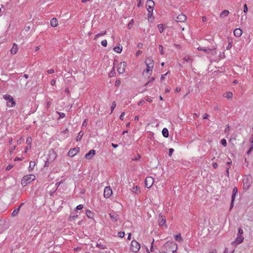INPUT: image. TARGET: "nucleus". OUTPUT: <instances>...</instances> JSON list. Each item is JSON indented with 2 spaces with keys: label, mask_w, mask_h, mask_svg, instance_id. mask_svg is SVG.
I'll return each instance as SVG.
<instances>
[{
  "label": "nucleus",
  "mask_w": 253,
  "mask_h": 253,
  "mask_svg": "<svg viewBox=\"0 0 253 253\" xmlns=\"http://www.w3.org/2000/svg\"><path fill=\"white\" fill-rule=\"evenodd\" d=\"M163 248L166 253H174L177 249V246L175 243L169 241L164 245Z\"/></svg>",
  "instance_id": "obj_1"
},
{
  "label": "nucleus",
  "mask_w": 253,
  "mask_h": 253,
  "mask_svg": "<svg viewBox=\"0 0 253 253\" xmlns=\"http://www.w3.org/2000/svg\"><path fill=\"white\" fill-rule=\"evenodd\" d=\"M145 63L147 68L144 71V73L146 72L147 74L151 75L154 66V61L152 58L148 57L146 59Z\"/></svg>",
  "instance_id": "obj_2"
},
{
  "label": "nucleus",
  "mask_w": 253,
  "mask_h": 253,
  "mask_svg": "<svg viewBox=\"0 0 253 253\" xmlns=\"http://www.w3.org/2000/svg\"><path fill=\"white\" fill-rule=\"evenodd\" d=\"M36 178V176L34 174H29L24 176L21 180V184L24 187L27 184L30 183Z\"/></svg>",
  "instance_id": "obj_3"
},
{
  "label": "nucleus",
  "mask_w": 253,
  "mask_h": 253,
  "mask_svg": "<svg viewBox=\"0 0 253 253\" xmlns=\"http://www.w3.org/2000/svg\"><path fill=\"white\" fill-rule=\"evenodd\" d=\"M3 98L7 100L6 105L8 107H13L15 106L16 103V102L14 101L13 97L9 95V94H4L3 95Z\"/></svg>",
  "instance_id": "obj_4"
},
{
  "label": "nucleus",
  "mask_w": 253,
  "mask_h": 253,
  "mask_svg": "<svg viewBox=\"0 0 253 253\" xmlns=\"http://www.w3.org/2000/svg\"><path fill=\"white\" fill-rule=\"evenodd\" d=\"M140 249V245L139 243L135 240H132L130 247V250L134 253H137L139 251Z\"/></svg>",
  "instance_id": "obj_5"
},
{
  "label": "nucleus",
  "mask_w": 253,
  "mask_h": 253,
  "mask_svg": "<svg viewBox=\"0 0 253 253\" xmlns=\"http://www.w3.org/2000/svg\"><path fill=\"white\" fill-rule=\"evenodd\" d=\"M159 226L162 228L166 229L168 226L166 224V218L165 216L160 214L158 218Z\"/></svg>",
  "instance_id": "obj_6"
},
{
  "label": "nucleus",
  "mask_w": 253,
  "mask_h": 253,
  "mask_svg": "<svg viewBox=\"0 0 253 253\" xmlns=\"http://www.w3.org/2000/svg\"><path fill=\"white\" fill-rule=\"evenodd\" d=\"M155 3L152 0H147L146 2V8L148 11V15H149L151 12H153Z\"/></svg>",
  "instance_id": "obj_7"
},
{
  "label": "nucleus",
  "mask_w": 253,
  "mask_h": 253,
  "mask_svg": "<svg viewBox=\"0 0 253 253\" xmlns=\"http://www.w3.org/2000/svg\"><path fill=\"white\" fill-rule=\"evenodd\" d=\"M154 180L152 177H147L145 180V187L150 188L153 184Z\"/></svg>",
  "instance_id": "obj_8"
},
{
  "label": "nucleus",
  "mask_w": 253,
  "mask_h": 253,
  "mask_svg": "<svg viewBox=\"0 0 253 253\" xmlns=\"http://www.w3.org/2000/svg\"><path fill=\"white\" fill-rule=\"evenodd\" d=\"M126 66V63L125 61H123L121 62L119 65L118 67V72L120 74H123L125 71V68Z\"/></svg>",
  "instance_id": "obj_9"
},
{
  "label": "nucleus",
  "mask_w": 253,
  "mask_h": 253,
  "mask_svg": "<svg viewBox=\"0 0 253 253\" xmlns=\"http://www.w3.org/2000/svg\"><path fill=\"white\" fill-rule=\"evenodd\" d=\"M173 19L177 22H184L186 21L187 17L184 14H180L176 17H174Z\"/></svg>",
  "instance_id": "obj_10"
},
{
  "label": "nucleus",
  "mask_w": 253,
  "mask_h": 253,
  "mask_svg": "<svg viewBox=\"0 0 253 253\" xmlns=\"http://www.w3.org/2000/svg\"><path fill=\"white\" fill-rule=\"evenodd\" d=\"M112 194V190L110 186L105 187L104 190V197L105 198H109Z\"/></svg>",
  "instance_id": "obj_11"
},
{
  "label": "nucleus",
  "mask_w": 253,
  "mask_h": 253,
  "mask_svg": "<svg viewBox=\"0 0 253 253\" xmlns=\"http://www.w3.org/2000/svg\"><path fill=\"white\" fill-rule=\"evenodd\" d=\"M80 148L79 147L74 148L69 150L68 156L73 157L76 155L79 152Z\"/></svg>",
  "instance_id": "obj_12"
},
{
  "label": "nucleus",
  "mask_w": 253,
  "mask_h": 253,
  "mask_svg": "<svg viewBox=\"0 0 253 253\" xmlns=\"http://www.w3.org/2000/svg\"><path fill=\"white\" fill-rule=\"evenodd\" d=\"M243 188L248 189L251 185L250 179L249 177H246L243 179Z\"/></svg>",
  "instance_id": "obj_13"
},
{
  "label": "nucleus",
  "mask_w": 253,
  "mask_h": 253,
  "mask_svg": "<svg viewBox=\"0 0 253 253\" xmlns=\"http://www.w3.org/2000/svg\"><path fill=\"white\" fill-rule=\"evenodd\" d=\"M95 154L96 152L94 150H91L85 155L84 158L87 160H90L95 156Z\"/></svg>",
  "instance_id": "obj_14"
},
{
  "label": "nucleus",
  "mask_w": 253,
  "mask_h": 253,
  "mask_svg": "<svg viewBox=\"0 0 253 253\" xmlns=\"http://www.w3.org/2000/svg\"><path fill=\"white\" fill-rule=\"evenodd\" d=\"M238 192V189L236 187H235L233 189V192H232V200H231V206L230 208V210H231L232 207H233V202L235 200V198L236 196V194Z\"/></svg>",
  "instance_id": "obj_15"
},
{
  "label": "nucleus",
  "mask_w": 253,
  "mask_h": 253,
  "mask_svg": "<svg viewBox=\"0 0 253 253\" xmlns=\"http://www.w3.org/2000/svg\"><path fill=\"white\" fill-rule=\"evenodd\" d=\"M233 34L235 37L239 38L242 36L243 32L241 29L238 28L234 30Z\"/></svg>",
  "instance_id": "obj_16"
},
{
  "label": "nucleus",
  "mask_w": 253,
  "mask_h": 253,
  "mask_svg": "<svg viewBox=\"0 0 253 253\" xmlns=\"http://www.w3.org/2000/svg\"><path fill=\"white\" fill-rule=\"evenodd\" d=\"M18 45L15 43H13V46H12L11 49H10L11 54H15L18 52Z\"/></svg>",
  "instance_id": "obj_17"
},
{
  "label": "nucleus",
  "mask_w": 253,
  "mask_h": 253,
  "mask_svg": "<svg viewBox=\"0 0 253 253\" xmlns=\"http://www.w3.org/2000/svg\"><path fill=\"white\" fill-rule=\"evenodd\" d=\"M110 217L113 222H116L119 219V215L117 213L110 214Z\"/></svg>",
  "instance_id": "obj_18"
},
{
  "label": "nucleus",
  "mask_w": 253,
  "mask_h": 253,
  "mask_svg": "<svg viewBox=\"0 0 253 253\" xmlns=\"http://www.w3.org/2000/svg\"><path fill=\"white\" fill-rule=\"evenodd\" d=\"M58 24V20L56 18H53L50 20V25L53 27H56Z\"/></svg>",
  "instance_id": "obj_19"
},
{
  "label": "nucleus",
  "mask_w": 253,
  "mask_h": 253,
  "mask_svg": "<svg viewBox=\"0 0 253 253\" xmlns=\"http://www.w3.org/2000/svg\"><path fill=\"white\" fill-rule=\"evenodd\" d=\"M223 97H224L228 99H232L233 97V93L231 91H228V92L225 93L223 95Z\"/></svg>",
  "instance_id": "obj_20"
},
{
  "label": "nucleus",
  "mask_w": 253,
  "mask_h": 253,
  "mask_svg": "<svg viewBox=\"0 0 253 253\" xmlns=\"http://www.w3.org/2000/svg\"><path fill=\"white\" fill-rule=\"evenodd\" d=\"M162 134L164 137L168 138L169 136L168 129L167 128H164L162 130Z\"/></svg>",
  "instance_id": "obj_21"
},
{
  "label": "nucleus",
  "mask_w": 253,
  "mask_h": 253,
  "mask_svg": "<svg viewBox=\"0 0 253 253\" xmlns=\"http://www.w3.org/2000/svg\"><path fill=\"white\" fill-rule=\"evenodd\" d=\"M86 216L89 218H90V219H92L93 218V217H94V214L93 213L90 211V210H86Z\"/></svg>",
  "instance_id": "obj_22"
},
{
  "label": "nucleus",
  "mask_w": 253,
  "mask_h": 253,
  "mask_svg": "<svg viewBox=\"0 0 253 253\" xmlns=\"http://www.w3.org/2000/svg\"><path fill=\"white\" fill-rule=\"evenodd\" d=\"M113 50L116 52H117L118 53H120L122 51L123 46L122 45H121V46L115 47H114Z\"/></svg>",
  "instance_id": "obj_23"
},
{
  "label": "nucleus",
  "mask_w": 253,
  "mask_h": 253,
  "mask_svg": "<svg viewBox=\"0 0 253 253\" xmlns=\"http://www.w3.org/2000/svg\"><path fill=\"white\" fill-rule=\"evenodd\" d=\"M243 240H244V237L242 236V235H238V236L236 239V242L238 244H240L243 241Z\"/></svg>",
  "instance_id": "obj_24"
},
{
  "label": "nucleus",
  "mask_w": 253,
  "mask_h": 253,
  "mask_svg": "<svg viewBox=\"0 0 253 253\" xmlns=\"http://www.w3.org/2000/svg\"><path fill=\"white\" fill-rule=\"evenodd\" d=\"M131 191L132 192L137 194L139 192V186H135L132 188L131 189Z\"/></svg>",
  "instance_id": "obj_25"
},
{
  "label": "nucleus",
  "mask_w": 253,
  "mask_h": 253,
  "mask_svg": "<svg viewBox=\"0 0 253 253\" xmlns=\"http://www.w3.org/2000/svg\"><path fill=\"white\" fill-rule=\"evenodd\" d=\"M36 166V163L33 161H31L30 162L29 167V170L32 171Z\"/></svg>",
  "instance_id": "obj_26"
},
{
  "label": "nucleus",
  "mask_w": 253,
  "mask_h": 253,
  "mask_svg": "<svg viewBox=\"0 0 253 253\" xmlns=\"http://www.w3.org/2000/svg\"><path fill=\"white\" fill-rule=\"evenodd\" d=\"M56 157V154L54 152H51L49 154V159L54 160Z\"/></svg>",
  "instance_id": "obj_27"
},
{
  "label": "nucleus",
  "mask_w": 253,
  "mask_h": 253,
  "mask_svg": "<svg viewBox=\"0 0 253 253\" xmlns=\"http://www.w3.org/2000/svg\"><path fill=\"white\" fill-rule=\"evenodd\" d=\"M229 11L228 10H224L220 13V16H227L229 15Z\"/></svg>",
  "instance_id": "obj_28"
},
{
  "label": "nucleus",
  "mask_w": 253,
  "mask_h": 253,
  "mask_svg": "<svg viewBox=\"0 0 253 253\" xmlns=\"http://www.w3.org/2000/svg\"><path fill=\"white\" fill-rule=\"evenodd\" d=\"M22 205H23V204H21V205L19 206V207L17 209L15 210L12 212V215L13 216H16V215L18 214V212H19V210H20V207L22 206Z\"/></svg>",
  "instance_id": "obj_29"
},
{
  "label": "nucleus",
  "mask_w": 253,
  "mask_h": 253,
  "mask_svg": "<svg viewBox=\"0 0 253 253\" xmlns=\"http://www.w3.org/2000/svg\"><path fill=\"white\" fill-rule=\"evenodd\" d=\"M174 239L176 241L181 242L182 241V238L181 236V234L180 233L178 234L176 236H174Z\"/></svg>",
  "instance_id": "obj_30"
},
{
  "label": "nucleus",
  "mask_w": 253,
  "mask_h": 253,
  "mask_svg": "<svg viewBox=\"0 0 253 253\" xmlns=\"http://www.w3.org/2000/svg\"><path fill=\"white\" fill-rule=\"evenodd\" d=\"M32 139L31 137H27L26 139V143L28 144V146H29V148H31V144H32Z\"/></svg>",
  "instance_id": "obj_31"
},
{
  "label": "nucleus",
  "mask_w": 253,
  "mask_h": 253,
  "mask_svg": "<svg viewBox=\"0 0 253 253\" xmlns=\"http://www.w3.org/2000/svg\"><path fill=\"white\" fill-rule=\"evenodd\" d=\"M106 33V31H104V32H102L100 33H98L96 35H95V37H94V40H96L98 38H99V37L100 36H102L104 35H105Z\"/></svg>",
  "instance_id": "obj_32"
},
{
  "label": "nucleus",
  "mask_w": 253,
  "mask_h": 253,
  "mask_svg": "<svg viewBox=\"0 0 253 253\" xmlns=\"http://www.w3.org/2000/svg\"><path fill=\"white\" fill-rule=\"evenodd\" d=\"M197 49L199 51H204L205 52H206L207 53H209V48L199 47L197 48Z\"/></svg>",
  "instance_id": "obj_33"
},
{
  "label": "nucleus",
  "mask_w": 253,
  "mask_h": 253,
  "mask_svg": "<svg viewBox=\"0 0 253 253\" xmlns=\"http://www.w3.org/2000/svg\"><path fill=\"white\" fill-rule=\"evenodd\" d=\"M84 135V132H82V131H81L79 133V135L78 136L76 137V140L77 141H79L81 139L82 136H83Z\"/></svg>",
  "instance_id": "obj_34"
},
{
  "label": "nucleus",
  "mask_w": 253,
  "mask_h": 253,
  "mask_svg": "<svg viewBox=\"0 0 253 253\" xmlns=\"http://www.w3.org/2000/svg\"><path fill=\"white\" fill-rule=\"evenodd\" d=\"M158 28L161 33H162L164 30V27L163 24H159L158 25Z\"/></svg>",
  "instance_id": "obj_35"
},
{
  "label": "nucleus",
  "mask_w": 253,
  "mask_h": 253,
  "mask_svg": "<svg viewBox=\"0 0 253 253\" xmlns=\"http://www.w3.org/2000/svg\"><path fill=\"white\" fill-rule=\"evenodd\" d=\"M133 19H131L129 22L128 23V24H127V28L128 29H131L132 27V25H133Z\"/></svg>",
  "instance_id": "obj_36"
},
{
  "label": "nucleus",
  "mask_w": 253,
  "mask_h": 253,
  "mask_svg": "<svg viewBox=\"0 0 253 253\" xmlns=\"http://www.w3.org/2000/svg\"><path fill=\"white\" fill-rule=\"evenodd\" d=\"M183 60L187 62H190L191 63L192 62V60L188 56L184 57Z\"/></svg>",
  "instance_id": "obj_37"
},
{
  "label": "nucleus",
  "mask_w": 253,
  "mask_h": 253,
  "mask_svg": "<svg viewBox=\"0 0 253 253\" xmlns=\"http://www.w3.org/2000/svg\"><path fill=\"white\" fill-rule=\"evenodd\" d=\"M16 147V145L11 146L9 149V153L12 154L13 152L15 150Z\"/></svg>",
  "instance_id": "obj_38"
},
{
  "label": "nucleus",
  "mask_w": 253,
  "mask_h": 253,
  "mask_svg": "<svg viewBox=\"0 0 253 253\" xmlns=\"http://www.w3.org/2000/svg\"><path fill=\"white\" fill-rule=\"evenodd\" d=\"M116 107V102L115 101H113L112 102V106H111V113L113 112V111H114V109Z\"/></svg>",
  "instance_id": "obj_39"
},
{
  "label": "nucleus",
  "mask_w": 253,
  "mask_h": 253,
  "mask_svg": "<svg viewBox=\"0 0 253 253\" xmlns=\"http://www.w3.org/2000/svg\"><path fill=\"white\" fill-rule=\"evenodd\" d=\"M209 50L208 53H211L212 55H215L216 54V51L215 49H211L209 48Z\"/></svg>",
  "instance_id": "obj_40"
},
{
  "label": "nucleus",
  "mask_w": 253,
  "mask_h": 253,
  "mask_svg": "<svg viewBox=\"0 0 253 253\" xmlns=\"http://www.w3.org/2000/svg\"><path fill=\"white\" fill-rule=\"evenodd\" d=\"M159 49L161 52V54L162 55H164V50H163V47L162 46V45H159Z\"/></svg>",
  "instance_id": "obj_41"
},
{
  "label": "nucleus",
  "mask_w": 253,
  "mask_h": 253,
  "mask_svg": "<svg viewBox=\"0 0 253 253\" xmlns=\"http://www.w3.org/2000/svg\"><path fill=\"white\" fill-rule=\"evenodd\" d=\"M227 164L229 165V168H227L226 169V172L228 174L229 173V168L230 167V165L232 164V161L230 159V161L229 162H227Z\"/></svg>",
  "instance_id": "obj_42"
},
{
  "label": "nucleus",
  "mask_w": 253,
  "mask_h": 253,
  "mask_svg": "<svg viewBox=\"0 0 253 253\" xmlns=\"http://www.w3.org/2000/svg\"><path fill=\"white\" fill-rule=\"evenodd\" d=\"M101 45L104 47H106L107 45V42L106 40H103L101 42Z\"/></svg>",
  "instance_id": "obj_43"
},
{
  "label": "nucleus",
  "mask_w": 253,
  "mask_h": 253,
  "mask_svg": "<svg viewBox=\"0 0 253 253\" xmlns=\"http://www.w3.org/2000/svg\"><path fill=\"white\" fill-rule=\"evenodd\" d=\"M221 143L222 145H223L224 146H226V144H227V143H226V140L225 139L223 138L221 140Z\"/></svg>",
  "instance_id": "obj_44"
},
{
  "label": "nucleus",
  "mask_w": 253,
  "mask_h": 253,
  "mask_svg": "<svg viewBox=\"0 0 253 253\" xmlns=\"http://www.w3.org/2000/svg\"><path fill=\"white\" fill-rule=\"evenodd\" d=\"M59 115V118H63L65 117V114L64 113L62 112H57Z\"/></svg>",
  "instance_id": "obj_45"
},
{
  "label": "nucleus",
  "mask_w": 253,
  "mask_h": 253,
  "mask_svg": "<svg viewBox=\"0 0 253 253\" xmlns=\"http://www.w3.org/2000/svg\"><path fill=\"white\" fill-rule=\"evenodd\" d=\"M118 236L121 237L123 238L125 236V232H118Z\"/></svg>",
  "instance_id": "obj_46"
},
{
  "label": "nucleus",
  "mask_w": 253,
  "mask_h": 253,
  "mask_svg": "<svg viewBox=\"0 0 253 253\" xmlns=\"http://www.w3.org/2000/svg\"><path fill=\"white\" fill-rule=\"evenodd\" d=\"M232 47V42L230 41H229V43L228 45L226 47V49L229 50Z\"/></svg>",
  "instance_id": "obj_47"
},
{
  "label": "nucleus",
  "mask_w": 253,
  "mask_h": 253,
  "mask_svg": "<svg viewBox=\"0 0 253 253\" xmlns=\"http://www.w3.org/2000/svg\"><path fill=\"white\" fill-rule=\"evenodd\" d=\"M83 208H84V206L83 205L81 204V205H79L77 206L76 210H80L83 209Z\"/></svg>",
  "instance_id": "obj_48"
},
{
  "label": "nucleus",
  "mask_w": 253,
  "mask_h": 253,
  "mask_svg": "<svg viewBox=\"0 0 253 253\" xmlns=\"http://www.w3.org/2000/svg\"><path fill=\"white\" fill-rule=\"evenodd\" d=\"M248 10V8L247 5V4H245L244 5V12L247 13Z\"/></svg>",
  "instance_id": "obj_49"
},
{
  "label": "nucleus",
  "mask_w": 253,
  "mask_h": 253,
  "mask_svg": "<svg viewBox=\"0 0 253 253\" xmlns=\"http://www.w3.org/2000/svg\"><path fill=\"white\" fill-rule=\"evenodd\" d=\"M253 150V142L252 141L251 145L250 148L249 149V151H248V154H249Z\"/></svg>",
  "instance_id": "obj_50"
},
{
  "label": "nucleus",
  "mask_w": 253,
  "mask_h": 253,
  "mask_svg": "<svg viewBox=\"0 0 253 253\" xmlns=\"http://www.w3.org/2000/svg\"><path fill=\"white\" fill-rule=\"evenodd\" d=\"M243 234V230L241 228L238 229V235H242Z\"/></svg>",
  "instance_id": "obj_51"
},
{
  "label": "nucleus",
  "mask_w": 253,
  "mask_h": 253,
  "mask_svg": "<svg viewBox=\"0 0 253 253\" xmlns=\"http://www.w3.org/2000/svg\"><path fill=\"white\" fill-rule=\"evenodd\" d=\"M173 151H174V150H173V149H172V148H170V149H169V156H171L172 155V153H173Z\"/></svg>",
  "instance_id": "obj_52"
},
{
  "label": "nucleus",
  "mask_w": 253,
  "mask_h": 253,
  "mask_svg": "<svg viewBox=\"0 0 253 253\" xmlns=\"http://www.w3.org/2000/svg\"><path fill=\"white\" fill-rule=\"evenodd\" d=\"M48 74H52L54 72V70L53 69H50L47 71Z\"/></svg>",
  "instance_id": "obj_53"
},
{
  "label": "nucleus",
  "mask_w": 253,
  "mask_h": 253,
  "mask_svg": "<svg viewBox=\"0 0 253 253\" xmlns=\"http://www.w3.org/2000/svg\"><path fill=\"white\" fill-rule=\"evenodd\" d=\"M13 165H9L6 167V170H9L13 168Z\"/></svg>",
  "instance_id": "obj_54"
},
{
  "label": "nucleus",
  "mask_w": 253,
  "mask_h": 253,
  "mask_svg": "<svg viewBox=\"0 0 253 253\" xmlns=\"http://www.w3.org/2000/svg\"><path fill=\"white\" fill-rule=\"evenodd\" d=\"M125 115V112H123L121 115H120V118L121 120H124V116Z\"/></svg>",
  "instance_id": "obj_55"
},
{
  "label": "nucleus",
  "mask_w": 253,
  "mask_h": 253,
  "mask_svg": "<svg viewBox=\"0 0 253 253\" xmlns=\"http://www.w3.org/2000/svg\"><path fill=\"white\" fill-rule=\"evenodd\" d=\"M87 125V120L85 119L84 120V121L83 123L82 126H86Z\"/></svg>",
  "instance_id": "obj_56"
},
{
  "label": "nucleus",
  "mask_w": 253,
  "mask_h": 253,
  "mask_svg": "<svg viewBox=\"0 0 253 253\" xmlns=\"http://www.w3.org/2000/svg\"><path fill=\"white\" fill-rule=\"evenodd\" d=\"M23 141V138L22 137H21L19 140H17V144H21L22 143V142Z\"/></svg>",
  "instance_id": "obj_57"
},
{
  "label": "nucleus",
  "mask_w": 253,
  "mask_h": 253,
  "mask_svg": "<svg viewBox=\"0 0 253 253\" xmlns=\"http://www.w3.org/2000/svg\"><path fill=\"white\" fill-rule=\"evenodd\" d=\"M169 72L168 71L167 73H166L165 74H164V75H162L161 76V81H163L164 79V78H165V76H166L168 73H169Z\"/></svg>",
  "instance_id": "obj_58"
},
{
  "label": "nucleus",
  "mask_w": 253,
  "mask_h": 253,
  "mask_svg": "<svg viewBox=\"0 0 253 253\" xmlns=\"http://www.w3.org/2000/svg\"><path fill=\"white\" fill-rule=\"evenodd\" d=\"M212 166L214 169H216L218 167V165L216 163H213L212 164Z\"/></svg>",
  "instance_id": "obj_59"
},
{
  "label": "nucleus",
  "mask_w": 253,
  "mask_h": 253,
  "mask_svg": "<svg viewBox=\"0 0 253 253\" xmlns=\"http://www.w3.org/2000/svg\"><path fill=\"white\" fill-rule=\"evenodd\" d=\"M145 101L143 100H140L139 102H138V105L140 106V105H142L144 104Z\"/></svg>",
  "instance_id": "obj_60"
},
{
  "label": "nucleus",
  "mask_w": 253,
  "mask_h": 253,
  "mask_svg": "<svg viewBox=\"0 0 253 253\" xmlns=\"http://www.w3.org/2000/svg\"><path fill=\"white\" fill-rule=\"evenodd\" d=\"M146 101L149 102H152L153 100H152V97H148L147 99H146Z\"/></svg>",
  "instance_id": "obj_61"
},
{
  "label": "nucleus",
  "mask_w": 253,
  "mask_h": 253,
  "mask_svg": "<svg viewBox=\"0 0 253 253\" xmlns=\"http://www.w3.org/2000/svg\"><path fill=\"white\" fill-rule=\"evenodd\" d=\"M209 117V115L207 113H205L203 116V119H207Z\"/></svg>",
  "instance_id": "obj_62"
},
{
  "label": "nucleus",
  "mask_w": 253,
  "mask_h": 253,
  "mask_svg": "<svg viewBox=\"0 0 253 253\" xmlns=\"http://www.w3.org/2000/svg\"><path fill=\"white\" fill-rule=\"evenodd\" d=\"M56 84V81L54 79H53L51 82V84L52 85H54Z\"/></svg>",
  "instance_id": "obj_63"
},
{
  "label": "nucleus",
  "mask_w": 253,
  "mask_h": 253,
  "mask_svg": "<svg viewBox=\"0 0 253 253\" xmlns=\"http://www.w3.org/2000/svg\"><path fill=\"white\" fill-rule=\"evenodd\" d=\"M142 51L141 50H138L136 53V56H139V55L141 54Z\"/></svg>",
  "instance_id": "obj_64"
}]
</instances>
